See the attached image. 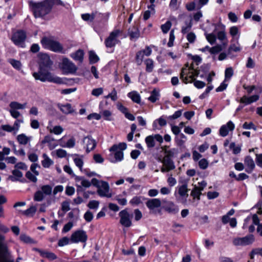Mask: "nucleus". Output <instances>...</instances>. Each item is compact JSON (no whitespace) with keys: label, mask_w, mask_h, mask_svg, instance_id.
Wrapping results in <instances>:
<instances>
[{"label":"nucleus","mask_w":262,"mask_h":262,"mask_svg":"<svg viewBox=\"0 0 262 262\" xmlns=\"http://www.w3.org/2000/svg\"><path fill=\"white\" fill-rule=\"evenodd\" d=\"M38 57L39 59L38 71L34 72L32 74L35 79L43 82L48 81L58 84L64 83L61 78L54 75L50 71L52 62L48 55L39 53L38 54Z\"/></svg>","instance_id":"f257e3e1"},{"label":"nucleus","mask_w":262,"mask_h":262,"mask_svg":"<svg viewBox=\"0 0 262 262\" xmlns=\"http://www.w3.org/2000/svg\"><path fill=\"white\" fill-rule=\"evenodd\" d=\"M35 18L43 17L49 14L54 5L64 6L61 0H43L39 3H30Z\"/></svg>","instance_id":"f03ea898"},{"label":"nucleus","mask_w":262,"mask_h":262,"mask_svg":"<svg viewBox=\"0 0 262 262\" xmlns=\"http://www.w3.org/2000/svg\"><path fill=\"white\" fill-rule=\"evenodd\" d=\"M40 43L43 48L56 53L64 54L62 45L58 41L47 37H43L40 40Z\"/></svg>","instance_id":"7ed1b4c3"},{"label":"nucleus","mask_w":262,"mask_h":262,"mask_svg":"<svg viewBox=\"0 0 262 262\" xmlns=\"http://www.w3.org/2000/svg\"><path fill=\"white\" fill-rule=\"evenodd\" d=\"M26 38V32L23 30H18L13 33L11 39L15 46L25 48Z\"/></svg>","instance_id":"20e7f679"},{"label":"nucleus","mask_w":262,"mask_h":262,"mask_svg":"<svg viewBox=\"0 0 262 262\" xmlns=\"http://www.w3.org/2000/svg\"><path fill=\"white\" fill-rule=\"evenodd\" d=\"M122 33V31L118 29L114 30L105 39L104 44L107 48L114 47L117 44L120 42L118 39L119 36Z\"/></svg>","instance_id":"39448f33"},{"label":"nucleus","mask_w":262,"mask_h":262,"mask_svg":"<svg viewBox=\"0 0 262 262\" xmlns=\"http://www.w3.org/2000/svg\"><path fill=\"white\" fill-rule=\"evenodd\" d=\"M119 216L120 217L119 222L122 226L126 228L132 226L133 215L128 212L127 209L121 210L119 213Z\"/></svg>","instance_id":"423d86ee"},{"label":"nucleus","mask_w":262,"mask_h":262,"mask_svg":"<svg viewBox=\"0 0 262 262\" xmlns=\"http://www.w3.org/2000/svg\"><path fill=\"white\" fill-rule=\"evenodd\" d=\"M88 239V236L85 231L78 230L73 232L70 237L72 243H85Z\"/></svg>","instance_id":"0eeeda50"},{"label":"nucleus","mask_w":262,"mask_h":262,"mask_svg":"<svg viewBox=\"0 0 262 262\" xmlns=\"http://www.w3.org/2000/svg\"><path fill=\"white\" fill-rule=\"evenodd\" d=\"M254 237L252 234L248 235L243 237H236L233 239V244L234 246H247L252 244L254 241Z\"/></svg>","instance_id":"6e6552de"},{"label":"nucleus","mask_w":262,"mask_h":262,"mask_svg":"<svg viewBox=\"0 0 262 262\" xmlns=\"http://www.w3.org/2000/svg\"><path fill=\"white\" fill-rule=\"evenodd\" d=\"M61 69L67 74L74 73L77 70L75 64L67 58L62 59Z\"/></svg>","instance_id":"1a4fd4ad"},{"label":"nucleus","mask_w":262,"mask_h":262,"mask_svg":"<svg viewBox=\"0 0 262 262\" xmlns=\"http://www.w3.org/2000/svg\"><path fill=\"white\" fill-rule=\"evenodd\" d=\"M162 202L164 204L163 208L167 212L175 214L179 212V209L178 206L173 202L166 200H163Z\"/></svg>","instance_id":"9d476101"},{"label":"nucleus","mask_w":262,"mask_h":262,"mask_svg":"<svg viewBox=\"0 0 262 262\" xmlns=\"http://www.w3.org/2000/svg\"><path fill=\"white\" fill-rule=\"evenodd\" d=\"M146 207L152 212L161 206V201L159 199H148L145 203Z\"/></svg>","instance_id":"9b49d317"},{"label":"nucleus","mask_w":262,"mask_h":262,"mask_svg":"<svg viewBox=\"0 0 262 262\" xmlns=\"http://www.w3.org/2000/svg\"><path fill=\"white\" fill-rule=\"evenodd\" d=\"M235 128L234 123L231 121H228L226 125H222L219 130L220 135L222 137H226L228 134L229 132L233 130Z\"/></svg>","instance_id":"f8f14e48"},{"label":"nucleus","mask_w":262,"mask_h":262,"mask_svg":"<svg viewBox=\"0 0 262 262\" xmlns=\"http://www.w3.org/2000/svg\"><path fill=\"white\" fill-rule=\"evenodd\" d=\"M75 181L76 182L80 183V185L76 184L77 192L82 191V187L89 188L91 185V183L89 181L82 177L76 176L75 178Z\"/></svg>","instance_id":"ddd939ff"},{"label":"nucleus","mask_w":262,"mask_h":262,"mask_svg":"<svg viewBox=\"0 0 262 262\" xmlns=\"http://www.w3.org/2000/svg\"><path fill=\"white\" fill-rule=\"evenodd\" d=\"M103 14L97 11L91 14L85 13L81 15L82 18L85 21H93L95 19L100 21L103 17Z\"/></svg>","instance_id":"4468645a"},{"label":"nucleus","mask_w":262,"mask_h":262,"mask_svg":"<svg viewBox=\"0 0 262 262\" xmlns=\"http://www.w3.org/2000/svg\"><path fill=\"white\" fill-rule=\"evenodd\" d=\"M187 67H188V63L185 64V67L182 69L180 73V79L186 84L188 82L191 83L194 78V76L192 73L191 75L185 76L186 74H187V73H185V71L187 72Z\"/></svg>","instance_id":"2eb2a0df"},{"label":"nucleus","mask_w":262,"mask_h":262,"mask_svg":"<svg viewBox=\"0 0 262 262\" xmlns=\"http://www.w3.org/2000/svg\"><path fill=\"white\" fill-rule=\"evenodd\" d=\"M244 164L246 167L245 171L248 173H251L255 167L253 159L249 156H246L244 159Z\"/></svg>","instance_id":"dca6fc26"},{"label":"nucleus","mask_w":262,"mask_h":262,"mask_svg":"<svg viewBox=\"0 0 262 262\" xmlns=\"http://www.w3.org/2000/svg\"><path fill=\"white\" fill-rule=\"evenodd\" d=\"M83 143L86 146V152H89L93 150L96 146V141L92 139L91 136H87L84 138Z\"/></svg>","instance_id":"f3484780"},{"label":"nucleus","mask_w":262,"mask_h":262,"mask_svg":"<svg viewBox=\"0 0 262 262\" xmlns=\"http://www.w3.org/2000/svg\"><path fill=\"white\" fill-rule=\"evenodd\" d=\"M127 34L131 40H136L140 37V31L136 26H133L128 30Z\"/></svg>","instance_id":"a211bd4d"},{"label":"nucleus","mask_w":262,"mask_h":262,"mask_svg":"<svg viewBox=\"0 0 262 262\" xmlns=\"http://www.w3.org/2000/svg\"><path fill=\"white\" fill-rule=\"evenodd\" d=\"M58 107L64 114L68 115L72 114L75 112V110L72 107L70 103H66V104H58Z\"/></svg>","instance_id":"6ab92c4d"},{"label":"nucleus","mask_w":262,"mask_h":262,"mask_svg":"<svg viewBox=\"0 0 262 262\" xmlns=\"http://www.w3.org/2000/svg\"><path fill=\"white\" fill-rule=\"evenodd\" d=\"M109 191L108 184L104 181L102 182L101 187H98L97 193L101 197L106 196Z\"/></svg>","instance_id":"aec40b11"},{"label":"nucleus","mask_w":262,"mask_h":262,"mask_svg":"<svg viewBox=\"0 0 262 262\" xmlns=\"http://www.w3.org/2000/svg\"><path fill=\"white\" fill-rule=\"evenodd\" d=\"M37 251L39 253L41 257L47 258L50 260H53L57 258L56 255L53 252L39 249H37Z\"/></svg>","instance_id":"412c9836"},{"label":"nucleus","mask_w":262,"mask_h":262,"mask_svg":"<svg viewBox=\"0 0 262 262\" xmlns=\"http://www.w3.org/2000/svg\"><path fill=\"white\" fill-rule=\"evenodd\" d=\"M71 57L76 61H78L80 63H82L83 60L84 52L81 49H79L75 53L71 54Z\"/></svg>","instance_id":"4be33fe9"},{"label":"nucleus","mask_w":262,"mask_h":262,"mask_svg":"<svg viewBox=\"0 0 262 262\" xmlns=\"http://www.w3.org/2000/svg\"><path fill=\"white\" fill-rule=\"evenodd\" d=\"M164 153L165 156L164 157L168 158H174L176 157L179 154V149L178 148H173L169 149H164Z\"/></svg>","instance_id":"5701e85b"},{"label":"nucleus","mask_w":262,"mask_h":262,"mask_svg":"<svg viewBox=\"0 0 262 262\" xmlns=\"http://www.w3.org/2000/svg\"><path fill=\"white\" fill-rule=\"evenodd\" d=\"M162 162L164 166L168 168L169 170H173L176 168L174 162L170 158L164 157Z\"/></svg>","instance_id":"b1692460"},{"label":"nucleus","mask_w":262,"mask_h":262,"mask_svg":"<svg viewBox=\"0 0 262 262\" xmlns=\"http://www.w3.org/2000/svg\"><path fill=\"white\" fill-rule=\"evenodd\" d=\"M127 96L137 104L141 102V97L140 94L136 91H133L128 93Z\"/></svg>","instance_id":"393cba45"},{"label":"nucleus","mask_w":262,"mask_h":262,"mask_svg":"<svg viewBox=\"0 0 262 262\" xmlns=\"http://www.w3.org/2000/svg\"><path fill=\"white\" fill-rule=\"evenodd\" d=\"M159 91L155 89L151 92L150 96L148 98V100L152 103H155L159 99Z\"/></svg>","instance_id":"a878e982"},{"label":"nucleus","mask_w":262,"mask_h":262,"mask_svg":"<svg viewBox=\"0 0 262 262\" xmlns=\"http://www.w3.org/2000/svg\"><path fill=\"white\" fill-rule=\"evenodd\" d=\"M16 139L20 144L24 145H26L30 140V138L27 137L25 134L18 135Z\"/></svg>","instance_id":"bb28decb"},{"label":"nucleus","mask_w":262,"mask_h":262,"mask_svg":"<svg viewBox=\"0 0 262 262\" xmlns=\"http://www.w3.org/2000/svg\"><path fill=\"white\" fill-rule=\"evenodd\" d=\"M12 173L13 176H10L9 179L13 182L19 180L23 176L22 172L17 169L12 170Z\"/></svg>","instance_id":"cd10ccee"},{"label":"nucleus","mask_w":262,"mask_h":262,"mask_svg":"<svg viewBox=\"0 0 262 262\" xmlns=\"http://www.w3.org/2000/svg\"><path fill=\"white\" fill-rule=\"evenodd\" d=\"M192 26V19H190L185 21V26L182 27L181 33L183 34H186L191 30Z\"/></svg>","instance_id":"c85d7f7f"},{"label":"nucleus","mask_w":262,"mask_h":262,"mask_svg":"<svg viewBox=\"0 0 262 262\" xmlns=\"http://www.w3.org/2000/svg\"><path fill=\"white\" fill-rule=\"evenodd\" d=\"M188 189L187 188V184L185 183L180 186L178 188V193L181 197H187Z\"/></svg>","instance_id":"c756f323"},{"label":"nucleus","mask_w":262,"mask_h":262,"mask_svg":"<svg viewBox=\"0 0 262 262\" xmlns=\"http://www.w3.org/2000/svg\"><path fill=\"white\" fill-rule=\"evenodd\" d=\"M43 160L41 161V164L44 168H49L51 165L53 164V161L49 158L46 154L42 155Z\"/></svg>","instance_id":"7c9ffc66"},{"label":"nucleus","mask_w":262,"mask_h":262,"mask_svg":"<svg viewBox=\"0 0 262 262\" xmlns=\"http://www.w3.org/2000/svg\"><path fill=\"white\" fill-rule=\"evenodd\" d=\"M241 50L242 48L240 46V45L239 42L237 41L236 43H232L231 45H230L228 49L227 54L229 55L232 51L237 52L241 51Z\"/></svg>","instance_id":"2f4dec72"},{"label":"nucleus","mask_w":262,"mask_h":262,"mask_svg":"<svg viewBox=\"0 0 262 262\" xmlns=\"http://www.w3.org/2000/svg\"><path fill=\"white\" fill-rule=\"evenodd\" d=\"M26 103L21 104L16 101H12L10 103L9 106L11 109L16 110L25 108L26 107Z\"/></svg>","instance_id":"473e14b6"},{"label":"nucleus","mask_w":262,"mask_h":262,"mask_svg":"<svg viewBox=\"0 0 262 262\" xmlns=\"http://www.w3.org/2000/svg\"><path fill=\"white\" fill-rule=\"evenodd\" d=\"M144 63L146 66V71L147 73L152 72L154 68L153 60L150 58H147L146 60H145Z\"/></svg>","instance_id":"72a5a7b5"},{"label":"nucleus","mask_w":262,"mask_h":262,"mask_svg":"<svg viewBox=\"0 0 262 262\" xmlns=\"http://www.w3.org/2000/svg\"><path fill=\"white\" fill-rule=\"evenodd\" d=\"M19 211L27 216H33L36 211V208L32 206L25 211L19 210Z\"/></svg>","instance_id":"f704fd0d"},{"label":"nucleus","mask_w":262,"mask_h":262,"mask_svg":"<svg viewBox=\"0 0 262 262\" xmlns=\"http://www.w3.org/2000/svg\"><path fill=\"white\" fill-rule=\"evenodd\" d=\"M127 147L126 144L125 143L122 142L120 143L119 144H114L110 148V151H116V150H121L123 151V150H125Z\"/></svg>","instance_id":"c9c22d12"},{"label":"nucleus","mask_w":262,"mask_h":262,"mask_svg":"<svg viewBox=\"0 0 262 262\" xmlns=\"http://www.w3.org/2000/svg\"><path fill=\"white\" fill-rule=\"evenodd\" d=\"M145 142L148 148H151L155 146V139L154 136L150 135L146 137Z\"/></svg>","instance_id":"e433bc0d"},{"label":"nucleus","mask_w":262,"mask_h":262,"mask_svg":"<svg viewBox=\"0 0 262 262\" xmlns=\"http://www.w3.org/2000/svg\"><path fill=\"white\" fill-rule=\"evenodd\" d=\"M202 194V192L199 190V188L196 186L194 187L191 192V195L193 196V199L196 198L198 200H200V196Z\"/></svg>","instance_id":"4c0bfd02"},{"label":"nucleus","mask_w":262,"mask_h":262,"mask_svg":"<svg viewBox=\"0 0 262 262\" xmlns=\"http://www.w3.org/2000/svg\"><path fill=\"white\" fill-rule=\"evenodd\" d=\"M89 60L91 63H95L99 60V58L94 51H91L89 52Z\"/></svg>","instance_id":"58836bf2"},{"label":"nucleus","mask_w":262,"mask_h":262,"mask_svg":"<svg viewBox=\"0 0 262 262\" xmlns=\"http://www.w3.org/2000/svg\"><path fill=\"white\" fill-rule=\"evenodd\" d=\"M8 62L15 69L18 70H20L22 65L20 61L15 60L14 59H9Z\"/></svg>","instance_id":"ea45409f"},{"label":"nucleus","mask_w":262,"mask_h":262,"mask_svg":"<svg viewBox=\"0 0 262 262\" xmlns=\"http://www.w3.org/2000/svg\"><path fill=\"white\" fill-rule=\"evenodd\" d=\"M144 51H140L138 52L136 56V61L138 65L140 66L142 64L143 59L144 57Z\"/></svg>","instance_id":"a19ab883"},{"label":"nucleus","mask_w":262,"mask_h":262,"mask_svg":"<svg viewBox=\"0 0 262 262\" xmlns=\"http://www.w3.org/2000/svg\"><path fill=\"white\" fill-rule=\"evenodd\" d=\"M41 189V191L43 192V194L49 195L52 193V188L49 185L42 186Z\"/></svg>","instance_id":"79ce46f5"},{"label":"nucleus","mask_w":262,"mask_h":262,"mask_svg":"<svg viewBox=\"0 0 262 262\" xmlns=\"http://www.w3.org/2000/svg\"><path fill=\"white\" fill-rule=\"evenodd\" d=\"M44 194L41 190H38L34 193V200L35 201H42L44 199Z\"/></svg>","instance_id":"37998d69"},{"label":"nucleus","mask_w":262,"mask_h":262,"mask_svg":"<svg viewBox=\"0 0 262 262\" xmlns=\"http://www.w3.org/2000/svg\"><path fill=\"white\" fill-rule=\"evenodd\" d=\"M171 23L169 20L167 21L164 24H163L161 26V29L163 33H167L170 30L171 27Z\"/></svg>","instance_id":"c03bdc74"},{"label":"nucleus","mask_w":262,"mask_h":262,"mask_svg":"<svg viewBox=\"0 0 262 262\" xmlns=\"http://www.w3.org/2000/svg\"><path fill=\"white\" fill-rule=\"evenodd\" d=\"M229 147L232 150L233 154L234 155L239 154L241 151V146H236L234 142L231 143Z\"/></svg>","instance_id":"a18cd8bd"},{"label":"nucleus","mask_w":262,"mask_h":262,"mask_svg":"<svg viewBox=\"0 0 262 262\" xmlns=\"http://www.w3.org/2000/svg\"><path fill=\"white\" fill-rule=\"evenodd\" d=\"M99 202L96 200L90 201L87 205L88 207L91 209H97L99 207Z\"/></svg>","instance_id":"49530a36"},{"label":"nucleus","mask_w":262,"mask_h":262,"mask_svg":"<svg viewBox=\"0 0 262 262\" xmlns=\"http://www.w3.org/2000/svg\"><path fill=\"white\" fill-rule=\"evenodd\" d=\"M75 164L77 166L79 169L82 171V167L83 165V161L80 158H74L73 159Z\"/></svg>","instance_id":"de8ad7c7"},{"label":"nucleus","mask_w":262,"mask_h":262,"mask_svg":"<svg viewBox=\"0 0 262 262\" xmlns=\"http://www.w3.org/2000/svg\"><path fill=\"white\" fill-rule=\"evenodd\" d=\"M63 129L61 126H55L52 129L50 130L51 133H54L55 135H60L63 132Z\"/></svg>","instance_id":"09e8293b"},{"label":"nucleus","mask_w":262,"mask_h":262,"mask_svg":"<svg viewBox=\"0 0 262 262\" xmlns=\"http://www.w3.org/2000/svg\"><path fill=\"white\" fill-rule=\"evenodd\" d=\"M115 154H114V157L115 158V161H121L123 159V151L121 150H116L114 151Z\"/></svg>","instance_id":"8fccbe9b"},{"label":"nucleus","mask_w":262,"mask_h":262,"mask_svg":"<svg viewBox=\"0 0 262 262\" xmlns=\"http://www.w3.org/2000/svg\"><path fill=\"white\" fill-rule=\"evenodd\" d=\"M206 37L208 41L211 44L213 45L216 41V37L215 35L213 33L206 34Z\"/></svg>","instance_id":"3c124183"},{"label":"nucleus","mask_w":262,"mask_h":262,"mask_svg":"<svg viewBox=\"0 0 262 262\" xmlns=\"http://www.w3.org/2000/svg\"><path fill=\"white\" fill-rule=\"evenodd\" d=\"M222 47L221 45H217L213 47H210V53L211 54H215L220 52L222 50Z\"/></svg>","instance_id":"603ef678"},{"label":"nucleus","mask_w":262,"mask_h":262,"mask_svg":"<svg viewBox=\"0 0 262 262\" xmlns=\"http://www.w3.org/2000/svg\"><path fill=\"white\" fill-rule=\"evenodd\" d=\"M141 196H135L133 197L130 201H129V203L132 205H138L140 203H141Z\"/></svg>","instance_id":"864d4df0"},{"label":"nucleus","mask_w":262,"mask_h":262,"mask_svg":"<svg viewBox=\"0 0 262 262\" xmlns=\"http://www.w3.org/2000/svg\"><path fill=\"white\" fill-rule=\"evenodd\" d=\"M199 166L202 169H205L208 166V162L206 159H202L199 162Z\"/></svg>","instance_id":"5fc2aeb1"},{"label":"nucleus","mask_w":262,"mask_h":262,"mask_svg":"<svg viewBox=\"0 0 262 262\" xmlns=\"http://www.w3.org/2000/svg\"><path fill=\"white\" fill-rule=\"evenodd\" d=\"M70 239L67 237H63L60 238L58 242V245L59 247H62L68 245L69 243Z\"/></svg>","instance_id":"6e6d98bb"},{"label":"nucleus","mask_w":262,"mask_h":262,"mask_svg":"<svg viewBox=\"0 0 262 262\" xmlns=\"http://www.w3.org/2000/svg\"><path fill=\"white\" fill-rule=\"evenodd\" d=\"M229 33L233 37H235L236 35L239 34V29L236 26H232L229 29Z\"/></svg>","instance_id":"4d7b16f0"},{"label":"nucleus","mask_w":262,"mask_h":262,"mask_svg":"<svg viewBox=\"0 0 262 262\" xmlns=\"http://www.w3.org/2000/svg\"><path fill=\"white\" fill-rule=\"evenodd\" d=\"M243 128L244 129H253L254 130L256 129V127L255 125L252 122H249V123L245 122L243 125Z\"/></svg>","instance_id":"13d9d810"},{"label":"nucleus","mask_w":262,"mask_h":262,"mask_svg":"<svg viewBox=\"0 0 262 262\" xmlns=\"http://www.w3.org/2000/svg\"><path fill=\"white\" fill-rule=\"evenodd\" d=\"M93 214L90 211H87L84 214L83 217L87 222H90L93 219Z\"/></svg>","instance_id":"bf43d9fd"},{"label":"nucleus","mask_w":262,"mask_h":262,"mask_svg":"<svg viewBox=\"0 0 262 262\" xmlns=\"http://www.w3.org/2000/svg\"><path fill=\"white\" fill-rule=\"evenodd\" d=\"M26 178L29 179L30 181L35 183L37 182V179L36 177V175L33 174L30 171H27L26 173Z\"/></svg>","instance_id":"052dcab7"},{"label":"nucleus","mask_w":262,"mask_h":262,"mask_svg":"<svg viewBox=\"0 0 262 262\" xmlns=\"http://www.w3.org/2000/svg\"><path fill=\"white\" fill-rule=\"evenodd\" d=\"M233 75V70L231 67L228 68L225 70V77L226 79H230Z\"/></svg>","instance_id":"680f3d73"},{"label":"nucleus","mask_w":262,"mask_h":262,"mask_svg":"<svg viewBox=\"0 0 262 262\" xmlns=\"http://www.w3.org/2000/svg\"><path fill=\"white\" fill-rule=\"evenodd\" d=\"M186 38L190 43H192L196 39V36L193 32H190L187 34Z\"/></svg>","instance_id":"e2e57ef3"},{"label":"nucleus","mask_w":262,"mask_h":262,"mask_svg":"<svg viewBox=\"0 0 262 262\" xmlns=\"http://www.w3.org/2000/svg\"><path fill=\"white\" fill-rule=\"evenodd\" d=\"M75 145V139L72 137L69 139L66 143V145L62 146L63 147H68V148H72L74 147Z\"/></svg>","instance_id":"0e129e2a"},{"label":"nucleus","mask_w":262,"mask_h":262,"mask_svg":"<svg viewBox=\"0 0 262 262\" xmlns=\"http://www.w3.org/2000/svg\"><path fill=\"white\" fill-rule=\"evenodd\" d=\"M93 159L96 163H102L104 161V159L99 154L94 155Z\"/></svg>","instance_id":"69168bd1"},{"label":"nucleus","mask_w":262,"mask_h":262,"mask_svg":"<svg viewBox=\"0 0 262 262\" xmlns=\"http://www.w3.org/2000/svg\"><path fill=\"white\" fill-rule=\"evenodd\" d=\"M135 214V220L136 221H138L141 220L142 217V213L139 209H136L134 210Z\"/></svg>","instance_id":"338daca9"},{"label":"nucleus","mask_w":262,"mask_h":262,"mask_svg":"<svg viewBox=\"0 0 262 262\" xmlns=\"http://www.w3.org/2000/svg\"><path fill=\"white\" fill-rule=\"evenodd\" d=\"M67 155V151L64 149H58L56 150V155L59 158H64L66 157Z\"/></svg>","instance_id":"774afa93"}]
</instances>
